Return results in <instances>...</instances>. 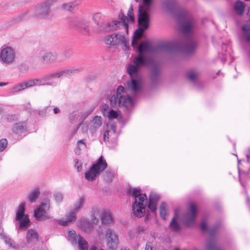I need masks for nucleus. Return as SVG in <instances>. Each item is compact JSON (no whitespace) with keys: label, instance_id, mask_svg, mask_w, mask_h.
<instances>
[{"label":"nucleus","instance_id":"1","mask_svg":"<svg viewBox=\"0 0 250 250\" xmlns=\"http://www.w3.org/2000/svg\"><path fill=\"white\" fill-rule=\"evenodd\" d=\"M176 19L181 27V41L164 43L160 45L159 48L168 51L192 53L197 46V43L192 34L195 26V21L187 11L183 9H181L177 14Z\"/></svg>","mask_w":250,"mask_h":250},{"label":"nucleus","instance_id":"2","mask_svg":"<svg viewBox=\"0 0 250 250\" xmlns=\"http://www.w3.org/2000/svg\"><path fill=\"white\" fill-rule=\"evenodd\" d=\"M139 68L136 64H130L128 66L127 72L130 77V80L127 82L125 89L122 85L118 86L116 94L112 96L110 98L111 106H123L128 108L133 105V100L128 95V93L132 92L137 94L142 89V81L138 74Z\"/></svg>","mask_w":250,"mask_h":250},{"label":"nucleus","instance_id":"3","mask_svg":"<svg viewBox=\"0 0 250 250\" xmlns=\"http://www.w3.org/2000/svg\"><path fill=\"white\" fill-rule=\"evenodd\" d=\"M138 1V0H136ZM144 5L139 7L138 22L139 28L136 29L134 33L131 45L134 47H137L139 53L143 54L144 53H151L154 51L153 47L147 42H143L138 46V41L139 40L145 30L149 26V17L148 12L150 10L151 0H143Z\"/></svg>","mask_w":250,"mask_h":250},{"label":"nucleus","instance_id":"4","mask_svg":"<svg viewBox=\"0 0 250 250\" xmlns=\"http://www.w3.org/2000/svg\"><path fill=\"white\" fill-rule=\"evenodd\" d=\"M127 192L134 198L132 204V210L134 215L137 217L143 216L146 212L147 197L146 194H141L139 188H134L128 189Z\"/></svg>","mask_w":250,"mask_h":250},{"label":"nucleus","instance_id":"5","mask_svg":"<svg viewBox=\"0 0 250 250\" xmlns=\"http://www.w3.org/2000/svg\"><path fill=\"white\" fill-rule=\"evenodd\" d=\"M57 0H44L34 7L32 16L38 20L50 19L51 18V7Z\"/></svg>","mask_w":250,"mask_h":250},{"label":"nucleus","instance_id":"6","mask_svg":"<svg viewBox=\"0 0 250 250\" xmlns=\"http://www.w3.org/2000/svg\"><path fill=\"white\" fill-rule=\"evenodd\" d=\"M107 164L101 156L93 164L90 169L85 173V178L89 181H93L107 167Z\"/></svg>","mask_w":250,"mask_h":250},{"label":"nucleus","instance_id":"7","mask_svg":"<svg viewBox=\"0 0 250 250\" xmlns=\"http://www.w3.org/2000/svg\"><path fill=\"white\" fill-rule=\"evenodd\" d=\"M50 208V202L49 199H45L34 210V217L38 221H43L52 218L47 211Z\"/></svg>","mask_w":250,"mask_h":250},{"label":"nucleus","instance_id":"8","mask_svg":"<svg viewBox=\"0 0 250 250\" xmlns=\"http://www.w3.org/2000/svg\"><path fill=\"white\" fill-rule=\"evenodd\" d=\"M25 204L21 203L18 207L15 217L18 224V229L24 230L30 225V220L28 215L24 213Z\"/></svg>","mask_w":250,"mask_h":250},{"label":"nucleus","instance_id":"9","mask_svg":"<svg viewBox=\"0 0 250 250\" xmlns=\"http://www.w3.org/2000/svg\"><path fill=\"white\" fill-rule=\"evenodd\" d=\"M105 238L107 247L112 250H116L119 244L118 236L112 229H108L105 232Z\"/></svg>","mask_w":250,"mask_h":250},{"label":"nucleus","instance_id":"10","mask_svg":"<svg viewBox=\"0 0 250 250\" xmlns=\"http://www.w3.org/2000/svg\"><path fill=\"white\" fill-rule=\"evenodd\" d=\"M105 42L107 44L116 45L118 44H122L125 46V49H128L129 48L128 43L124 36L119 34H113L107 36L105 38Z\"/></svg>","mask_w":250,"mask_h":250},{"label":"nucleus","instance_id":"11","mask_svg":"<svg viewBox=\"0 0 250 250\" xmlns=\"http://www.w3.org/2000/svg\"><path fill=\"white\" fill-rule=\"evenodd\" d=\"M119 18L121 20L119 21H113L111 22L107 23L108 26L107 30H115L118 29L124 28L125 31L127 33L128 32V18L123 14H121L119 15Z\"/></svg>","mask_w":250,"mask_h":250},{"label":"nucleus","instance_id":"12","mask_svg":"<svg viewBox=\"0 0 250 250\" xmlns=\"http://www.w3.org/2000/svg\"><path fill=\"white\" fill-rule=\"evenodd\" d=\"M15 58V53L10 47H5L0 51V61L3 63L9 64L13 62Z\"/></svg>","mask_w":250,"mask_h":250},{"label":"nucleus","instance_id":"13","mask_svg":"<svg viewBox=\"0 0 250 250\" xmlns=\"http://www.w3.org/2000/svg\"><path fill=\"white\" fill-rule=\"evenodd\" d=\"M52 73H49L44 76L35 78L37 86L49 85L56 86L58 85V82L55 80Z\"/></svg>","mask_w":250,"mask_h":250},{"label":"nucleus","instance_id":"14","mask_svg":"<svg viewBox=\"0 0 250 250\" xmlns=\"http://www.w3.org/2000/svg\"><path fill=\"white\" fill-rule=\"evenodd\" d=\"M196 212L197 209L195 205L193 203H191L189 211L184 216L183 220L186 226L189 227L194 224Z\"/></svg>","mask_w":250,"mask_h":250},{"label":"nucleus","instance_id":"15","mask_svg":"<svg viewBox=\"0 0 250 250\" xmlns=\"http://www.w3.org/2000/svg\"><path fill=\"white\" fill-rule=\"evenodd\" d=\"M81 70L82 69L80 67H70L54 72L53 74L55 80L62 77L71 76L80 72Z\"/></svg>","mask_w":250,"mask_h":250},{"label":"nucleus","instance_id":"16","mask_svg":"<svg viewBox=\"0 0 250 250\" xmlns=\"http://www.w3.org/2000/svg\"><path fill=\"white\" fill-rule=\"evenodd\" d=\"M34 86H37L35 79H30L15 85L11 89V91L13 93H16L24 90L25 88H30Z\"/></svg>","mask_w":250,"mask_h":250},{"label":"nucleus","instance_id":"17","mask_svg":"<svg viewBox=\"0 0 250 250\" xmlns=\"http://www.w3.org/2000/svg\"><path fill=\"white\" fill-rule=\"evenodd\" d=\"M71 25L80 29L85 33L89 32V21L86 20L76 19L72 21Z\"/></svg>","mask_w":250,"mask_h":250},{"label":"nucleus","instance_id":"18","mask_svg":"<svg viewBox=\"0 0 250 250\" xmlns=\"http://www.w3.org/2000/svg\"><path fill=\"white\" fill-rule=\"evenodd\" d=\"M76 211L73 209L71 210L70 212L66 215L65 218H62L58 220V223L63 226H68L69 224L74 222L76 220Z\"/></svg>","mask_w":250,"mask_h":250},{"label":"nucleus","instance_id":"19","mask_svg":"<svg viewBox=\"0 0 250 250\" xmlns=\"http://www.w3.org/2000/svg\"><path fill=\"white\" fill-rule=\"evenodd\" d=\"M160 196L155 192H151L149 196L148 208L153 212H155L157 209V202L160 199Z\"/></svg>","mask_w":250,"mask_h":250},{"label":"nucleus","instance_id":"20","mask_svg":"<svg viewBox=\"0 0 250 250\" xmlns=\"http://www.w3.org/2000/svg\"><path fill=\"white\" fill-rule=\"evenodd\" d=\"M102 125V119L101 117L98 116H95L93 119L91 125H90L89 128L90 132L91 134L95 133Z\"/></svg>","mask_w":250,"mask_h":250},{"label":"nucleus","instance_id":"21","mask_svg":"<svg viewBox=\"0 0 250 250\" xmlns=\"http://www.w3.org/2000/svg\"><path fill=\"white\" fill-rule=\"evenodd\" d=\"M58 58V55L55 52H46L42 56L41 61L42 62H46L47 63H51L55 62Z\"/></svg>","mask_w":250,"mask_h":250},{"label":"nucleus","instance_id":"22","mask_svg":"<svg viewBox=\"0 0 250 250\" xmlns=\"http://www.w3.org/2000/svg\"><path fill=\"white\" fill-rule=\"evenodd\" d=\"M0 238L3 239L5 244L8 245L9 247L13 248L15 250H19L20 247L18 245L4 233L2 232L0 233Z\"/></svg>","mask_w":250,"mask_h":250},{"label":"nucleus","instance_id":"23","mask_svg":"<svg viewBox=\"0 0 250 250\" xmlns=\"http://www.w3.org/2000/svg\"><path fill=\"white\" fill-rule=\"evenodd\" d=\"M245 8V4L240 0L236 1L233 5V9L235 12L239 16L243 14Z\"/></svg>","mask_w":250,"mask_h":250},{"label":"nucleus","instance_id":"24","mask_svg":"<svg viewBox=\"0 0 250 250\" xmlns=\"http://www.w3.org/2000/svg\"><path fill=\"white\" fill-rule=\"evenodd\" d=\"M101 221L105 225H110L113 223V219L110 212L104 211L101 214Z\"/></svg>","mask_w":250,"mask_h":250},{"label":"nucleus","instance_id":"25","mask_svg":"<svg viewBox=\"0 0 250 250\" xmlns=\"http://www.w3.org/2000/svg\"><path fill=\"white\" fill-rule=\"evenodd\" d=\"M178 209H175L174 216L171 220V221L169 224L170 229L174 231H178L180 229V226L177 221L178 218Z\"/></svg>","mask_w":250,"mask_h":250},{"label":"nucleus","instance_id":"26","mask_svg":"<svg viewBox=\"0 0 250 250\" xmlns=\"http://www.w3.org/2000/svg\"><path fill=\"white\" fill-rule=\"evenodd\" d=\"M38 240V234L33 229L28 230L26 234V241L28 243H34Z\"/></svg>","mask_w":250,"mask_h":250},{"label":"nucleus","instance_id":"27","mask_svg":"<svg viewBox=\"0 0 250 250\" xmlns=\"http://www.w3.org/2000/svg\"><path fill=\"white\" fill-rule=\"evenodd\" d=\"M242 35L246 42L250 44V24H244L242 27Z\"/></svg>","mask_w":250,"mask_h":250},{"label":"nucleus","instance_id":"28","mask_svg":"<svg viewBox=\"0 0 250 250\" xmlns=\"http://www.w3.org/2000/svg\"><path fill=\"white\" fill-rule=\"evenodd\" d=\"M80 236V235H78L76 231L74 229L70 230L67 232V239L73 245H75L76 244V240H78V237Z\"/></svg>","mask_w":250,"mask_h":250},{"label":"nucleus","instance_id":"29","mask_svg":"<svg viewBox=\"0 0 250 250\" xmlns=\"http://www.w3.org/2000/svg\"><path fill=\"white\" fill-rule=\"evenodd\" d=\"M76 245H78V248L80 250H88V244L87 242L81 236L78 237L76 240Z\"/></svg>","mask_w":250,"mask_h":250},{"label":"nucleus","instance_id":"30","mask_svg":"<svg viewBox=\"0 0 250 250\" xmlns=\"http://www.w3.org/2000/svg\"><path fill=\"white\" fill-rule=\"evenodd\" d=\"M82 229L85 232H90L93 230V227L91 223L86 219H83L80 223Z\"/></svg>","mask_w":250,"mask_h":250},{"label":"nucleus","instance_id":"31","mask_svg":"<svg viewBox=\"0 0 250 250\" xmlns=\"http://www.w3.org/2000/svg\"><path fill=\"white\" fill-rule=\"evenodd\" d=\"M40 192L38 188L34 189L27 195V199L31 203H33L36 202L37 199L40 195Z\"/></svg>","mask_w":250,"mask_h":250},{"label":"nucleus","instance_id":"32","mask_svg":"<svg viewBox=\"0 0 250 250\" xmlns=\"http://www.w3.org/2000/svg\"><path fill=\"white\" fill-rule=\"evenodd\" d=\"M133 63L139 67L141 65L146 64V59L144 57L143 54L139 53L138 56L134 59Z\"/></svg>","mask_w":250,"mask_h":250},{"label":"nucleus","instance_id":"33","mask_svg":"<svg viewBox=\"0 0 250 250\" xmlns=\"http://www.w3.org/2000/svg\"><path fill=\"white\" fill-rule=\"evenodd\" d=\"M26 127L24 123L16 124L13 128V131L16 133H21L26 130Z\"/></svg>","mask_w":250,"mask_h":250},{"label":"nucleus","instance_id":"34","mask_svg":"<svg viewBox=\"0 0 250 250\" xmlns=\"http://www.w3.org/2000/svg\"><path fill=\"white\" fill-rule=\"evenodd\" d=\"M164 6L167 10L171 11L175 8L176 1L175 0H167L164 2Z\"/></svg>","mask_w":250,"mask_h":250},{"label":"nucleus","instance_id":"35","mask_svg":"<svg viewBox=\"0 0 250 250\" xmlns=\"http://www.w3.org/2000/svg\"><path fill=\"white\" fill-rule=\"evenodd\" d=\"M78 4L79 2L77 1H74L69 3H63L62 5V8L65 10L69 11Z\"/></svg>","mask_w":250,"mask_h":250},{"label":"nucleus","instance_id":"36","mask_svg":"<svg viewBox=\"0 0 250 250\" xmlns=\"http://www.w3.org/2000/svg\"><path fill=\"white\" fill-rule=\"evenodd\" d=\"M85 202V199L84 197H81L78 202L75 204L74 208L72 209L74 211L77 213L80 209L83 207Z\"/></svg>","mask_w":250,"mask_h":250},{"label":"nucleus","instance_id":"37","mask_svg":"<svg viewBox=\"0 0 250 250\" xmlns=\"http://www.w3.org/2000/svg\"><path fill=\"white\" fill-rule=\"evenodd\" d=\"M114 174L113 171L111 169H107L104 175V180L107 182H111L114 177Z\"/></svg>","mask_w":250,"mask_h":250},{"label":"nucleus","instance_id":"38","mask_svg":"<svg viewBox=\"0 0 250 250\" xmlns=\"http://www.w3.org/2000/svg\"><path fill=\"white\" fill-rule=\"evenodd\" d=\"M159 74L160 68L157 66H154L152 69V73L151 74V78L152 80L153 81L157 80Z\"/></svg>","mask_w":250,"mask_h":250},{"label":"nucleus","instance_id":"39","mask_svg":"<svg viewBox=\"0 0 250 250\" xmlns=\"http://www.w3.org/2000/svg\"><path fill=\"white\" fill-rule=\"evenodd\" d=\"M197 76V72L194 70H190L187 73V77L188 79L192 82H195Z\"/></svg>","mask_w":250,"mask_h":250},{"label":"nucleus","instance_id":"40","mask_svg":"<svg viewBox=\"0 0 250 250\" xmlns=\"http://www.w3.org/2000/svg\"><path fill=\"white\" fill-rule=\"evenodd\" d=\"M160 214L162 218L164 219H166L167 209L166 204L165 203H162L160 206Z\"/></svg>","mask_w":250,"mask_h":250},{"label":"nucleus","instance_id":"41","mask_svg":"<svg viewBox=\"0 0 250 250\" xmlns=\"http://www.w3.org/2000/svg\"><path fill=\"white\" fill-rule=\"evenodd\" d=\"M118 116V112L114 110H110L107 115V117L110 120L117 118Z\"/></svg>","mask_w":250,"mask_h":250},{"label":"nucleus","instance_id":"42","mask_svg":"<svg viewBox=\"0 0 250 250\" xmlns=\"http://www.w3.org/2000/svg\"><path fill=\"white\" fill-rule=\"evenodd\" d=\"M7 146V141L5 139L0 140V152L2 151Z\"/></svg>","mask_w":250,"mask_h":250},{"label":"nucleus","instance_id":"43","mask_svg":"<svg viewBox=\"0 0 250 250\" xmlns=\"http://www.w3.org/2000/svg\"><path fill=\"white\" fill-rule=\"evenodd\" d=\"M72 51L71 50H67L63 52L62 54V57L64 60H67L69 59L72 55Z\"/></svg>","mask_w":250,"mask_h":250},{"label":"nucleus","instance_id":"44","mask_svg":"<svg viewBox=\"0 0 250 250\" xmlns=\"http://www.w3.org/2000/svg\"><path fill=\"white\" fill-rule=\"evenodd\" d=\"M51 110V107L50 106L46 107L45 108L40 110L39 112V115L41 116H44L46 115V113Z\"/></svg>","mask_w":250,"mask_h":250},{"label":"nucleus","instance_id":"45","mask_svg":"<svg viewBox=\"0 0 250 250\" xmlns=\"http://www.w3.org/2000/svg\"><path fill=\"white\" fill-rule=\"evenodd\" d=\"M127 16L129 17L130 21L133 22L134 21V17L133 15V8L132 7H130L129 8L127 12Z\"/></svg>","mask_w":250,"mask_h":250},{"label":"nucleus","instance_id":"46","mask_svg":"<svg viewBox=\"0 0 250 250\" xmlns=\"http://www.w3.org/2000/svg\"><path fill=\"white\" fill-rule=\"evenodd\" d=\"M55 199L58 202H61L62 201L63 195L61 192H57L54 194Z\"/></svg>","mask_w":250,"mask_h":250},{"label":"nucleus","instance_id":"47","mask_svg":"<svg viewBox=\"0 0 250 250\" xmlns=\"http://www.w3.org/2000/svg\"><path fill=\"white\" fill-rule=\"evenodd\" d=\"M77 146L80 150H81L85 148L86 145L83 140H81L78 141Z\"/></svg>","mask_w":250,"mask_h":250},{"label":"nucleus","instance_id":"48","mask_svg":"<svg viewBox=\"0 0 250 250\" xmlns=\"http://www.w3.org/2000/svg\"><path fill=\"white\" fill-rule=\"evenodd\" d=\"M112 134H111V131L107 130L104 135V140L105 142L106 141H108L109 137V136Z\"/></svg>","mask_w":250,"mask_h":250},{"label":"nucleus","instance_id":"49","mask_svg":"<svg viewBox=\"0 0 250 250\" xmlns=\"http://www.w3.org/2000/svg\"><path fill=\"white\" fill-rule=\"evenodd\" d=\"M77 116V113L76 112H72L69 116V119L71 123H73Z\"/></svg>","mask_w":250,"mask_h":250},{"label":"nucleus","instance_id":"50","mask_svg":"<svg viewBox=\"0 0 250 250\" xmlns=\"http://www.w3.org/2000/svg\"><path fill=\"white\" fill-rule=\"evenodd\" d=\"M20 71L22 72H25L28 70V66L25 64L21 65L20 68Z\"/></svg>","mask_w":250,"mask_h":250},{"label":"nucleus","instance_id":"51","mask_svg":"<svg viewBox=\"0 0 250 250\" xmlns=\"http://www.w3.org/2000/svg\"><path fill=\"white\" fill-rule=\"evenodd\" d=\"M75 167H76L77 170L79 171L82 169V165L80 162L77 161L75 164Z\"/></svg>","mask_w":250,"mask_h":250},{"label":"nucleus","instance_id":"52","mask_svg":"<svg viewBox=\"0 0 250 250\" xmlns=\"http://www.w3.org/2000/svg\"><path fill=\"white\" fill-rule=\"evenodd\" d=\"M200 228L202 230L205 231L207 229V225L205 222L202 221L200 225Z\"/></svg>","mask_w":250,"mask_h":250},{"label":"nucleus","instance_id":"53","mask_svg":"<svg viewBox=\"0 0 250 250\" xmlns=\"http://www.w3.org/2000/svg\"><path fill=\"white\" fill-rule=\"evenodd\" d=\"M91 219L92 222L94 224H96L98 222L99 219L97 218L95 213H93L91 216Z\"/></svg>","mask_w":250,"mask_h":250},{"label":"nucleus","instance_id":"54","mask_svg":"<svg viewBox=\"0 0 250 250\" xmlns=\"http://www.w3.org/2000/svg\"><path fill=\"white\" fill-rule=\"evenodd\" d=\"M110 129H108L109 130L111 131V134H115L116 132V126L114 124H111L110 125Z\"/></svg>","mask_w":250,"mask_h":250},{"label":"nucleus","instance_id":"55","mask_svg":"<svg viewBox=\"0 0 250 250\" xmlns=\"http://www.w3.org/2000/svg\"><path fill=\"white\" fill-rule=\"evenodd\" d=\"M137 230L138 232H143L145 230V228L142 226H138L137 228Z\"/></svg>","mask_w":250,"mask_h":250},{"label":"nucleus","instance_id":"56","mask_svg":"<svg viewBox=\"0 0 250 250\" xmlns=\"http://www.w3.org/2000/svg\"><path fill=\"white\" fill-rule=\"evenodd\" d=\"M145 250H152V247L149 244H146Z\"/></svg>","mask_w":250,"mask_h":250},{"label":"nucleus","instance_id":"57","mask_svg":"<svg viewBox=\"0 0 250 250\" xmlns=\"http://www.w3.org/2000/svg\"><path fill=\"white\" fill-rule=\"evenodd\" d=\"M53 110L55 114H57L59 112H60V109L57 107H54L53 109Z\"/></svg>","mask_w":250,"mask_h":250},{"label":"nucleus","instance_id":"58","mask_svg":"<svg viewBox=\"0 0 250 250\" xmlns=\"http://www.w3.org/2000/svg\"><path fill=\"white\" fill-rule=\"evenodd\" d=\"M90 250H104L102 249H99L96 246H93L90 248Z\"/></svg>","mask_w":250,"mask_h":250},{"label":"nucleus","instance_id":"59","mask_svg":"<svg viewBox=\"0 0 250 250\" xmlns=\"http://www.w3.org/2000/svg\"><path fill=\"white\" fill-rule=\"evenodd\" d=\"M9 117H10V119H12V120H13L15 118V116L14 115H8V117H7L8 120L9 119Z\"/></svg>","mask_w":250,"mask_h":250},{"label":"nucleus","instance_id":"60","mask_svg":"<svg viewBox=\"0 0 250 250\" xmlns=\"http://www.w3.org/2000/svg\"><path fill=\"white\" fill-rule=\"evenodd\" d=\"M6 84H7V83L0 82V86H4V85H6Z\"/></svg>","mask_w":250,"mask_h":250},{"label":"nucleus","instance_id":"61","mask_svg":"<svg viewBox=\"0 0 250 250\" xmlns=\"http://www.w3.org/2000/svg\"><path fill=\"white\" fill-rule=\"evenodd\" d=\"M31 250H41V248L40 247H38L37 248H33Z\"/></svg>","mask_w":250,"mask_h":250},{"label":"nucleus","instance_id":"62","mask_svg":"<svg viewBox=\"0 0 250 250\" xmlns=\"http://www.w3.org/2000/svg\"><path fill=\"white\" fill-rule=\"evenodd\" d=\"M210 235L211 236H213V235H214V232L213 231H211L210 232Z\"/></svg>","mask_w":250,"mask_h":250},{"label":"nucleus","instance_id":"63","mask_svg":"<svg viewBox=\"0 0 250 250\" xmlns=\"http://www.w3.org/2000/svg\"><path fill=\"white\" fill-rule=\"evenodd\" d=\"M247 157L248 159H250V153L249 154H247Z\"/></svg>","mask_w":250,"mask_h":250},{"label":"nucleus","instance_id":"64","mask_svg":"<svg viewBox=\"0 0 250 250\" xmlns=\"http://www.w3.org/2000/svg\"><path fill=\"white\" fill-rule=\"evenodd\" d=\"M121 250H130L129 249L127 248H125L124 249H122Z\"/></svg>","mask_w":250,"mask_h":250}]
</instances>
